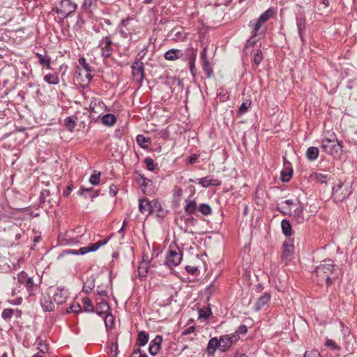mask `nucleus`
I'll use <instances>...</instances> for the list:
<instances>
[{
    "label": "nucleus",
    "mask_w": 357,
    "mask_h": 357,
    "mask_svg": "<svg viewBox=\"0 0 357 357\" xmlns=\"http://www.w3.org/2000/svg\"><path fill=\"white\" fill-rule=\"evenodd\" d=\"M101 55L104 57H109L113 52L112 41L109 36L102 38L98 44Z\"/></svg>",
    "instance_id": "6"
},
{
    "label": "nucleus",
    "mask_w": 357,
    "mask_h": 357,
    "mask_svg": "<svg viewBox=\"0 0 357 357\" xmlns=\"http://www.w3.org/2000/svg\"><path fill=\"white\" fill-rule=\"evenodd\" d=\"M334 265L331 259H326L320 265L317 266L314 270L313 275L315 277L318 284H322L326 282L327 285L333 283V280L330 275L333 273Z\"/></svg>",
    "instance_id": "1"
},
{
    "label": "nucleus",
    "mask_w": 357,
    "mask_h": 357,
    "mask_svg": "<svg viewBox=\"0 0 357 357\" xmlns=\"http://www.w3.org/2000/svg\"><path fill=\"white\" fill-rule=\"evenodd\" d=\"M281 227L282 232L285 236H289L292 234L291 226L288 220H282L281 222Z\"/></svg>",
    "instance_id": "30"
},
{
    "label": "nucleus",
    "mask_w": 357,
    "mask_h": 357,
    "mask_svg": "<svg viewBox=\"0 0 357 357\" xmlns=\"http://www.w3.org/2000/svg\"><path fill=\"white\" fill-rule=\"evenodd\" d=\"M279 211L284 215H289L291 213V208H281L278 209Z\"/></svg>",
    "instance_id": "61"
},
{
    "label": "nucleus",
    "mask_w": 357,
    "mask_h": 357,
    "mask_svg": "<svg viewBox=\"0 0 357 357\" xmlns=\"http://www.w3.org/2000/svg\"><path fill=\"white\" fill-rule=\"evenodd\" d=\"M149 261L144 259L139 263L138 267V274L140 278H144L146 276L149 268Z\"/></svg>",
    "instance_id": "22"
},
{
    "label": "nucleus",
    "mask_w": 357,
    "mask_h": 357,
    "mask_svg": "<svg viewBox=\"0 0 357 357\" xmlns=\"http://www.w3.org/2000/svg\"><path fill=\"white\" fill-rule=\"evenodd\" d=\"M155 212H157L158 216H162L164 215V212L162 211V208L160 204V207L155 208Z\"/></svg>",
    "instance_id": "63"
},
{
    "label": "nucleus",
    "mask_w": 357,
    "mask_h": 357,
    "mask_svg": "<svg viewBox=\"0 0 357 357\" xmlns=\"http://www.w3.org/2000/svg\"><path fill=\"white\" fill-rule=\"evenodd\" d=\"M17 279H18V282L20 283L25 284L26 280L28 279V278L26 276V273L23 271L21 272L20 273L18 274Z\"/></svg>",
    "instance_id": "48"
},
{
    "label": "nucleus",
    "mask_w": 357,
    "mask_h": 357,
    "mask_svg": "<svg viewBox=\"0 0 357 357\" xmlns=\"http://www.w3.org/2000/svg\"><path fill=\"white\" fill-rule=\"evenodd\" d=\"M251 105V101L250 100H246L244 101L240 106L238 109V114H243L247 112L248 108H250Z\"/></svg>",
    "instance_id": "37"
},
{
    "label": "nucleus",
    "mask_w": 357,
    "mask_h": 357,
    "mask_svg": "<svg viewBox=\"0 0 357 357\" xmlns=\"http://www.w3.org/2000/svg\"><path fill=\"white\" fill-rule=\"evenodd\" d=\"M82 310V307L80 306L79 304L78 303H75V304H73L71 305L68 309H67V312L68 313H70V312H74L75 314H77L79 313V312H81Z\"/></svg>",
    "instance_id": "42"
},
{
    "label": "nucleus",
    "mask_w": 357,
    "mask_h": 357,
    "mask_svg": "<svg viewBox=\"0 0 357 357\" xmlns=\"http://www.w3.org/2000/svg\"><path fill=\"white\" fill-rule=\"evenodd\" d=\"M325 345L328 347H331L333 349L339 350L340 347L336 344V343L332 340H327Z\"/></svg>",
    "instance_id": "47"
},
{
    "label": "nucleus",
    "mask_w": 357,
    "mask_h": 357,
    "mask_svg": "<svg viewBox=\"0 0 357 357\" xmlns=\"http://www.w3.org/2000/svg\"><path fill=\"white\" fill-rule=\"evenodd\" d=\"M76 8L77 5L71 0H61L59 6H56V11L66 17L75 12Z\"/></svg>",
    "instance_id": "4"
},
{
    "label": "nucleus",
    "mask_w": 357,
    "mask_h": 357,
    "mask_svg": "<svg viewBox=\"0 0 357 357\" xmlns=\"http://www.w3.org/2000/svg\"><path fill=\"white\" fill-rule=\"evenodd\" d=\"M67 121V127L68 128L69 130L72 131L74 128V123L72 121V119L70 117H68L66 119Z\"/></svg>",
    "instance_id": "62"
},
{
    "label": "nucleus",
    "mask_w": 357,
    "mask_h": 357,
    "mask_svg": "<svg viewBox=\"0 0 357 357\" xmlns=\"http://www.w3.org/2000/svg\"><path fill=\"white\" fill-rule=\"evenodd\" d=\"M341 148V143L335 139L325 138L321 141L322 150L329 155H335Z\"/></svg>",
    "instance_id": "3"
},
{
    "label": "nucleus",
    "mask_w": 357,
    "mask_h": 357,
    "mask_svg": "<svg viewBox=\"0 0 357 357\" xmlns=\"http://www.w3.org/2000/svg\"><path fill=\"white\" fill-rule=\"evenodd\" d=\"M247 327L245 325H241L238 327V330L236 331V333L238 334H245L247 333Z\"/></svg>",
    "instance_id": "59"
},
{
    "label": "nucleus",
    "mask_w": 357,
    "mask_h": 357,
    "mask_svg": "<svg viewBox=\"0 0 357 357\" xmlns=\"http://www.w3.org/2000/svg\"><path fill=\"white\" fill-rule=\"evenodd\" d=\"M149 341V335L145 331L138 333L137 344L139 347L144 346Z\"/></svg>",
    "instance_id": "32"
},
{
    "label": "nucleus",
    "mask_w": 357,
    "mask_h": 357,
    "mask_svg": "<svg viewBox=\"0 0 357 357\" xmlns=\"http://www.w3.org/2000/svg\"><path fill=\"white\" fill-rule=\"evenodd\" d=\"M108 240H101L95 243L90 244L89 246L81 248L79 250H67L61 253L59 258L63 257L65 255H85L90 252L98 250L101 246L107 244Z\"/></svg>",
    "instance_id": "2"
},
{
    "label": "nucleus",
    "mask_w": 357,
    "mask_h": 357,
    "mask_svg": "<svg viewBox=\"0 0 357 357\" xmlns=\"http://www.w3.org/2000/svg\"><path fill=\"white\" fill-rule=\"evenodd\" d=\"M116 118L112 114H105L102 118V122L104 125L107 126H112L115 124Z\"/></svg>",
    "instance_id": "28"
},
{
    "label": "nucleus",
    "mask_w": 357,
    "mask_h": 357,
    "mask_svg": "<svg viewBox=\"0 0 357 357\" xmlns=\"http://www.w3.org/2000/svg\"><path fill=\"white\" fill-rule=\"evenodd\" d=\"M182 259V255L179 250L170 249L166 257V263L168 266H176L180 264Z\"/></svg>",
    "instance_id": "7"
},
{
    "label": "nucleus",
    "mask_w": 357,
    "mask_h": 357,
    "mask_svg": "<svg viewBox=\"0 0 357 357\" xmlns=\"http://www.w3.org/2000/svg\"><path fill=\"white\" fill-rule=\"evenodd\" d=\"M162 341V338L159 335L156 336L153 340H151L149 348V353L151 355L154 356L158 354L160 350Z\"/></svg>",
    "instance_id": "15"
},
{
    "label": "nucleus",
    "mask_w": 357,
    "mask_h": 357,
    "mask_svg": "<svg viewBox=\"0 0 357 357\" xmlns=\"http://www.w3.org/2000/svg\"><path fill=\"white\" fill-rule=\"evenodd\" d=\"M311 178L320 183H325L329 180V176L321 173L314 172L310 176Z\"/></svg>",
    "instance_id": "23"
},
{
    "label": "nucleus",
    "mask_w": 357,
    "mask_h": 357,
    "mask_svg": "<svg viewBox=\"0 0 357 357\" xmlns=\"http://www.w3.org/2000/svg\"><path fill=\"white\" fill-rule=\"evenodd\" d=\"M303 208L300 204L295 205L294 208L291 209V213L289 215L293 216L298 222H303L304 220Z\"/></svg>",
    "instance_id": "17"
},
{
    "label": "nucleus",
    "mask_w": 357,
    "mask_h": 357,
    "mask_svg": "<svg viewBox=\"0 0 357 357\" xmlns=\"http://www.w3.org/2000/svg\"><path fill=\"white\" fill-rule=\"evenodd\" d=\"M187 204L185 206V212L188 215H192L195 213L197 210V203L194 200L186 201Z\"/></svg>",
    "instance_id": "31"
},
{
    "label": "nucleus",
    "mask_w": 357,
    "mask_h": 357,
    "mask_svg": "<svg viewBox=\"0 0 357 357\" xmlns=\"http://www.w3.org/2000/svg\"><path fill=\"white\" fill-rule=\"evenodd\" d=\"M296 25L298 28V31L299 34V37L302 41L304 43V34L305 31V17L303 15H300L296 17Z\"/></svg>",
    "instance_id": "14"
},
{
    "label": "nucleus",
    "mask_w": 357,
    "mask_h": 357,
    "mask_svg": "<svg viewBox=\"0 0 357 357\" xmlns=\"http://www.w3.org/2000/svg\"><path fill=\"white\" fill-rule=\"evenodd\" d=\"M263 24L257 20L250 21L249 26L251 28V33L253 37H258L263 35L265 32V29Z\"/></svg>",
    "instance_id": "12"
},
{
    "label": "nucleus",
    "mask_w": 357,
    "mask_h": 357,
    "mask_svg": "<svg viewBox=\"0 0 357 357\" xmlns=\"http://www.w3.org/2000/svg\"><path fill=\"white\" fill-rule=\"evenodd\" d=\"M36 56L38 59L39 63L43 66H46L48 69L50 68V61L51 59L47 54H41L39 53H36Z\"/></svg>",
    "instance_id": "27"
},
{
    "label": "nucleus",
    "mask_w": 357,
    "mask_h": 357,
    "mask_svg": "<svg viewBox=\"0 0 357 357\" xmlns=\"http://www.w3.org/2000/svg\"><path fill=\"white\" fill-rule=\"evenodd\" d=\"M294 252V244L291 243L290 240L286 241L283 243V251L282 253V260L285 263L287 264L289 261H291V257Z\"/></svg>",
    "instance_id": "9"
},
{
    "label": "nucleus",
    "mask_w": 357,
    "mask_h": 357,
    "mask_svg": "<svg viewBox=\"0 0 357 357\" xmlns=\"http://www.w3.org/2000/svg\"><path fill=\"white\" fill-rule=\"evenodd\" d=\"M257 37H253L252 36L250 37V38L249 40H247L246 42V45H245V47H253L255 44H256V42H257V39H256Z\"/></svg>",
    "instance_id": "53"
},
{
    "label": "nucleus",
    "mask_w": 357,
    "mask_h": 357,
    "mask_svg": "<svg viewBox=\"0 0 357 357\" xmlns=\"http://www.w3.org/2000/svg\"><path fill=\"white\" fill-rule=\"evenodd\" d=\"M199 211L204 215H208L212 213L211 206L207 204H202L199 207Z\"/></svg>",
    "instance_id": "35"
},
{
    "label": "nucleus",
    "mask_w": 357,
    "mask_h": 357,
    "mask_svg": "<svg viewBox=\"0 0 357 357\" xmlns=\"http://www.w3.org/2000/svg\"><path fill=\"white\" fill-rule=\"evenodd\" d=\"M263 60V55L261 50H258L256 54H255L253 57V61L256 65H259L261 63Z\"/></svg>",
    "instance_id": "44"
},
{
    "label": "nucleus",
    "mask_w": 357,
    "mask_h": 357,
    "mask_svg": "<svg viewBox=\"0 0 357 357\" xmlns=\"http://www.w3.org/2000/svg\"><path fill=\"white\" fill-rule=\"evenodd\" d=\"M342 183H339L333 188V197L335 202H342L349 195L348 190H342Z\"/></svg>",
    "instance_id": "8"
},
{
    "label": "nucleus",
    "mask_w": 357,
    "mask_h": 357,
    "mask_svg": "<svg viewBox=\"0 0 357 357\" xmlns=\"http://www.w3.org/2000/svg\"><path fill=\"white\" fill-rule=\"evenodd\" d=\"M99 307L101 309L102 312H107L109 306L107 301H102L99 303Z\"/></svg>",
    "instance_id": "52"
},
{
    "label": "nucleus",
    "mask_w": 357,
    "mask_h": 357,
    "mask_svg": "<svg viewBox=\"0 0 357 357\" xmlns=\"http://www.w3.org/2000/svg\"><path fill=\"white\" fill-rule=\"evenodd\" d=\"M68 296V291L64 288H57L53 295L54 301L60 305L63 304Z\"/></svg>",
    "instance_id": "13"
},
{
    "label": "nucleus",
    "mask_w": 357,
    "mask_h": 357,
    "mask_svg": "<svg viewBox=\"0 0 357 357\" xmlns=\"http://www.w3.org/2000/svg\"><path fill=\"white\" fill-rule=\"evenodd\" d=\"M144 163L146 165L147 169L149 171H153L157 165V164L154 162L153 160L150 158H145Z\"/></svg>",
    "instance_id": "41"
},
{
    "label": "nucleus",
    "mask_w": 357,
    "mask_h": 357,
    "mask_svg": "<svg viewBox=\"0 0 357 357\" xmlns=\"http://www.w3.org/2000/svg\"><path fill=\"white\" fill-rule=\"evenodd\" d=\"M25 287H26L28 291H30L32 287H33V280L31 278H28L27 280H26L25 282Z\"/></svg>",
    "instance_id": "54"
},
{
    "label": "nucleus",
    "mask_w": 357,
    "mask_h": 357,
    "mask_svg": "<svg viewBox=\"0 0 357 357\" xmlns=\"http://www.w3.org/2000/svg\"><path fill=\"white\" fill-rule=\"evenodd\" d=\"M202 66H203V69L205 71L207 77H211V75H213V68L211 66L208 61H203L202 62Z\"/></svg>",
    "instance_id": "36"
},
{
    "label": "nucleus",
    "mask_w": 357,
    "mask_h": 357,
    "mask_svg": "<svg viewBox=\"0 0 357 357\" xmlns=\"http://www.w3.org/2000/svg\"><path fill=\"white\" fill-rule=\"evenodd\" d=\"M292 169L286 168L281 172V179L283 182H288L292 176Z\"/></svg>",
    "instance_id": "33"
},
{
    "label": "nucleus",
    "mask_w": 357,
    "mask_h": 357,
    "mask_svg": "<svg viewBox=\"0 0 357 357\" xmlns=\"http://www.w3.org/2000/svg\"><path fill=\"white\" fill-rule=\"evenodd\" d=\"M133 21L131 18H126L121 21V25L122 28H125L126 31H128V26L130 24V22Z\"/></svg>",
    "instance_id": "50"
},
{
    "label": "nucleus",
    "mask_w": 357,
    "mask_h": 357,
    "mask_svg": "<svg viewBox=\"0 0 357 357\" xmlns=\"http://www.w3.org/2000/svg\"><path fill=\"white\" fill-rule=\"evenodd\" d=\"M195 59H196V54H193L190 56V62H189L190 70L193 76L195 75Z\"/></svg>",
    "instance_id": "43"
},
{
    "label": "nucleus",
    "mask_w": 357,
    "mask_h": 357,
    "mask_svg": "<svg viewBox=\"0 0 357 357\" xmlns=\"http://www.w3.org/2000/svg\"><path fill=\"white\" fill-rule=\"evenodd\" d=\"M271 15L272 11L269 10H266L265 13L260 15L257 20L264 24L271 17Z\"/></svg>",
    "instance_id": "40"
},
{
    "label": "nucleus",
    "mask_w": 357,
    "mask_h": 357,
    "mask_svg": "<svg viewBox=\"0 0 357 357\" xmlns=\"http://www.w3.org/2000/svg\"><path fill=\"white\" fill-rule=\"evenodd\" d=\"M197 158H198V157H197V155L196 154H193V155H192L190 157L189 160H188V162H189V163H190V164H193V163H195V162L197 161Z\"/></svg>",
    "instance_id": "64"
},
{
    "label": "nucleus",
    "mask_w": 357,
    "mask_h": 357,
    "mask_svg": "<svg viewBox=\"0 0 357 357\" xmlns=\"http://www.w3.org/2000/svg\"><path fill=\"white\" fill-rule=\"evenodd\" d=\"M181 51L176 49H172L168 50L165 54V58L169 61H174L180 57Z\"/></svg>",
    "instance_id": "25"
},
{
    "label": "nucleus",
    "mask_w": 357,
    "mask_h": 357,
    "mask_svg": "<svg viewBox=\"0 0 357 357\" xmlns=\"http://www.w3.org/2000/svg\"><path fill=\"white\" fill-rule=\"evenodd\" d=\"M198 183L204 188H207L210 185L220 186L221 181L218 179L211 178L209 176L201 178L198 179Z\"/></svg>",
    "instance_id": "16"
},
{
    "label": "nucleus",
    "mask_w": 357,
    "mask_h": 357,
    "mask_svg": "<svg viewBox=\"0 0 357 357\" xmlns=\"http://www.w3.org/2000/svg\"><path fill=\"white\" fill-rule=\"evenodd\" d=\"M100 172L94 171L93 174L91 176L89 181L93 185H97L100 182Z\"/></svg>",
    "instance_id": "39"
},
{
    "label": "nucleus",
    "mask_w": 357,
    "mask_h": 357,
    "mask_svg": "<svg viewBox=\"0 0 357 357\" xmlns=\"http://www.w3.org/2000/svg\"><path fill=\"white\" fill-rule=\"evenodd\" d=\"M40 304L45 311H52L54 307V303L49 296H44L40 300Z\"/></svg>",
    "instance_id": "21"
},
{
    "label": "nucleus",
    "mask_w": 357,
    "mask_h": 357,
    "mask_svg": "<svg viewBox=\"0 0 357 357\" xmlns=\"http://www.w3.org/2000/svg\"><path fill=\"white\" fill-rule=\"evenodd\" d=\"M319 153V151L318 148L314 147V146H311L307 149L306 157L309 160L313 161L318 158Z\"/></svg>",
    "instance_id": "26"
},
{
    "label": "nucleus",
    "mask_w": 357,
    "mask_h": 357,
    "mask_svg": "<svg viewBox=\"0 0 357 357\" xmlns=\"http://www.w3.org/2000/svg\"><path fill=\"white\" fill-rule=\"evenodd\" d=\"M136 141L137 144L143 149H147L151 144L149 138L145 137L143 135H138Z\"/></svg>",
    "instance_id": "29"
},
{
    "label": "nucleus",
    "mask_w": 357,
    "mask_h": 357,
    "mask_svg": "<svg viewBox=\"0 0 357 357\" xmlns=\"http://www.w3.org/2000/svg\"><path fill=\"white\" fill-rule=\"evenodd\" d=\"M219 349L221 351H227L231 346V340L229 335H222L219 340Z\"/></svg>",
    "instance_id": "20"
},
{
    "label": "nucleus",
    "mask_w": 357,
    "mask_h": 357,
    "mask_svg": "<svg viewBox=\"0 0 357 357\" xmlns=\"http://www.w3.org/2000/svg\"><path fill=\"white\" fill-rule=\"evenodd\" d=\"M109 351H110V354L113 356H116L117 355V352H118V344H117V343L114 342V343H112L111 344L110 348H109Z\"/></svg>",
    "instance_id": "49"
},
{
    "label": "nucleus",
    "mask_w": 357,
    "mask_h": 357,
    "mask_svg": "<svg viewBox=\"0 0 357 357\" xmlns=\"http://www.w3.org/2000/svg\"><path fill=\"white\" fill-rule=\"evenodd\" d=\"M44 79L45 82L50 84H57L59 83V79L56 75L54 74H47L44 77Z\"/></svg>",
    "instance_id": "34"
},
{
    "label": "nucleus",
    "mask_w": 357,
    "mask_h": 357,
    "mask_svg": "<svg viewBox=\"0 0 357 357\" xmlns=\"http://www.w3.org/2000/svg\"><path fill=\"white\" fill-rule=\"evenodd\" d=\"M38 349L40 352L45 354L48 351V347L46 344L43 343L42 342H40L38 343Z\"/></svg>",
    "instance_id": "51"
},
{
    "label": "nucleus",
    "mask_w": 357,
    "mask_h": 357,
    "mask_svg": "<svg viewBox=\"0 0 357 357\" xmlns=\"http://www.w3.org/2000/svg\"><path fill=\"white\" fill-rule=\"evenodd\" d=\"M304 357H321L317 350L312 349L305 352Z\"/></svg>",
    "instance_id": "46"
},
{
    "label": "nucleus",
    "mask_w": 357,
    "mask_h": 357,
    "mask_svg": "<svg viewBox=\"0 0 357 357\" xmlns=\"http://www.w3.org/2000/svg\"><path fill=\"white\" fill-rule=\"evenodd\" d=\"M195 331V327L194 326H190L186 329H185L183 332H182V335H188L192 333H194Z\"/></svg>",
    "instance_id": "57"
},
{
    "label": "nucleus",
    "mask_w": 357,
    "mask_h": 357,
    "mask_svg": "<svg viewBox=\"0 0 357 357\" xmlns=\"http://www.w3.org/2000/svg\"><path fill=\"white\" fill-rule=\"evenodd\" d=\"M131 357H148V356L146 354H141V349H137L132 352Z\"/></svg>",
    "instance_id": "56"
},
{
    "label": "nucleus",
    "mask_w": 357,
    "mask_h": 357,
    "mask_svg": "<svg viewBox=\"0 0 357 357\" xmlns=\"http://www.w3.org/2000/svg\"><path fill=\"white\" fill-rule=\"evenodd\" d=\"M83 303L84 305L85 311H86L88 312H93L94 307H93V305L89 298H83Z\"/></svg>",
    "instance_id": "38"
},
{
    "label": "nucleus",
    "mask_w": 357,
    "mask_h": 357,
    "mask_svg": "<svg viewBox=\"0 0 357 357\" xmlns=\"http://www.w3.org/2000/svg\"><path fill=\"white\" fill-rule=\"evenodd\" d=\"M93 287L94 285L92 284H88L87 283H84L83 286V291L86 294H89Z\"/></svg>",
    "instance_id": "55"
},
{
    "label": "nucleus",
    "mask_w": 357,
    "mask_h": 357,
    "mask_svg": "<svg viewBox=\"0 0 357 357\" xmlns=\"http://www.w3.org/2000/svg\"><path fill=\"white\" fill-rule=\"evenodd\" d=\"M160 207V203L158 201L149 202L146 199L139 200V211L144 215H149L155 212V208Z\"/></svg>",
    "instance_id": "5"
},
{
    "label": "nucleus",
    "mask_w": 357,
    "mask_h": 357,
    "mask_svg": "<svg viewBox=\"0 0 357 357\" xmlns=\"http://www.w3.org/2000/svg\"><path fill=\"white\" fill-rule=\"evenodd\" d=\"M97 292L101 296H107L106 290H105L102 286H98L97 287Z\"/></svg>",
    "instance_id": "58"
},
{
    "label": "nucleus",
    "mask_w": 357,
    "mask_h": 357,
    "mask_svg": "<svg viewBox=\"0 0 357 357\" xmlns=\"http://www.w3.org/2000/svg\"><path fill=\"white\" fill-rule=\"evenodd\" d=\"M229 338L230 339L231 344L232 345L234 342H236L238 340L239 336L236 333L231 334V335H229Z\"/></svg>",
    "instance_id": "60"
},
{
    "label": "nucleus",
    "mask_w": 357,
    "mask_h": 357,
    "mask_svg": "<svg viewBox=\"0 0 357 357\" xmlns=\"http://www.w3.org/2000/svg\"><path fill=\"white\" fill-rule=\"evenodd\" d=\"M106 109V105L103 102L94 99L91 102L89 105V110L91 114L100 116L103 114Z\"/></svg>",
    "instance_id": "11"
},
{
    "label": "nucleus",
    "mask_w": 357,
    "mask_h": 357,
    "mask_svg": "<svg viewBox=\"0 0 357 357\" xmlns=\"http://www.w3.org/2000/svg\"><path fill=\"white\" fill-rule=\"evenodd\" d=\"M79 64L82 66V68L85 70L86 72V77L88 79L89 81L91 80L92 75H91V73L92 71L91 66L86 63V61L84 58L81 57L78 60Z\"/></svg>",
    "instance_id": "24"
},
{
    "label": "nucleus",
    "mask_w": 357,
    "mask_h": 357,
    "mask_svg": "<svg viewBox=\"0 0 357 357\" xmlns=\"http://www.w3.org/2000/svg\"><path fill=\"white\" fill-rule=\"evenodd\" d=\"M132 76L137 82L144 79V63L140 61H136L132 66Z\"/></svg>",
    "instance_id": "10"
},
{
    "label": "nucleus",
    "mask_w": 357,
    "mask_h": 357,
    "mask_svg": "<svg viewBox=\"0 0 357 357\" xmlns=\"http://www.w3.org/2000/svg\"><path fill=\"white\" fill-rule=\"evenodd\" d=\"M13 313H14L13 310L8 309V308L5 309V310H3V311L2 312V317L4 319H9L12 317Z\"/></svg>",
    "instance_id": "45"
},
{
    "label": "nucleus",
    "mask_w": 357,
    "mask_h": 357,
    "mask_svg": "<svg viewBox=\"0 0 357 357\" xmlns=\"http://www.w3.org/2000/svg\"><path fill=\"white\" fill-rule=\"evenodd\" d=\"M219 340L216 337L211 338L206 347V353L208 356H213L216 349L219 348Z\"/></svg>",
    "instance_id": "18"
},
{
    "label": "nucleus",
    "mask_w": 357,
    "mask_h": 357,
    "mask_svg": "<svg viewBox=\"0 0 357 357\" xmlns=\"http://www.w3.org/2000/svg\"><path fill=\"white\" fill-rule=\"evenodd\" d=\"M271 296L269 294L265 293L257 301L255 304V310L259 311L269 302Z\"/></svg>",
    "instance_id": "19"
}]
</instances>
